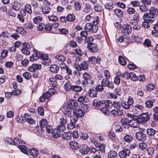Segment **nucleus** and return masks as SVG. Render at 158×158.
<instances>
[{
    "instance_id": "obj_1",
    "label": "nucleus",
    "mask_w": 158,
    "mask_h": 158,
    "mask_svg": "<svg viewBox=\"0 0 158 158\" xmlns=\"http://www.w3.org/2000/svg\"><path fill=\"white\" fill-rule=\"evenodd\" d=\"M115 109L111 111V114L115 116L121 115L123 114L122 110H120L121 104L118 101H115L113 102V107Z\"/></svg>"
},
{
    "instance_id": "obj_2",
    "label": "nucleus",
    "mask_w": 158,
    "mask_h": 158,
    "mask_svg": "<svg viewBox=\"0 0 158 158\" xmlns=\"http://www.w3.org/2000/svg\"><path fill=\"white\" fill-rule=\"evenodd\" d=\"M78 106V103L75 100H69L68 102V106L69 108H67L65 110V114H67L69 115V114L71 115V112L73 110H74L75 107Z\"/></svg>"
},
{
    "instance_id": "obj_3",
    "label": "nucleus",
    "mask_w": 158,
    "mask_h": 158,
    "mask_svg": "<svg viewBox=\"0 0 158 158\" xmlns=\"http://www.w3.org/2000/svg\"><path fill=\"white\" fill-rule=\"evenodd\" d=\"M56 92V90L52 89H49L48 92L44 93L40 97V102H44L45 99H48L50 98L51 96L54 94Z\"/></svg>"
},
{
    "instance_id": "obj_4",
    "label": "nucleus",
    "mask_w": 158,
    "mask_h": 158,
    "mask_svg": "<svg viewBox=\"0 0 158 158\" xmlns=\"http://www.w3.org/2000/svg\"><path fill=\"white\" fill-rule=\"evenodd\" d=\"M134 103L133 98L129 97L127 102H123L122 103V106L123 108L129 110L131 106H132Z\"/></svg>"
},
{
    "instance_id": "obj_5",
    "label": "nucleus",
    "mask_w": 158,
    "mask_h": 158,
    "mask_svg": "<svg viewBox=\"0 0 158 158\" xmlns=\"http://www.w3.org/2000/svg\"><path fill=\"white\" fill-rule=\"evenodd\" d=\"M132 28L131 25L128 24H124L121 27L122 33L124 35H127L131 33Z\"/></svg>"
},
{
    "instance_id": "obj_6",
    "label": "nucleus",
    "mask_w": 158,
    "mask_h": 158,
    "mask_svg": "<svg viewBox=\"0 0 158 158\" xmlns=\"http://www.w3.org/2000/svg\"><path fill=\"white\" fill-rule=\"evenodd\" d=\"M150 117L147 113H143L139 115L138 118L140 122L145 123L149 119Z\"/></svg>"
},
{
    "instance_id": "obj_7",
    "label": "nucleus",
    "mask_w": 158,
    "mask_h": 158,
    "mask_svg": "<svg viewBox=\"0 0 158 158\" xmlns=\"http://www.w3.org/2000/svg\"><path fill=\"white\" fill-rule=\"evenodd\" d=\"M143 18L145 20H146L149 23H152L155 20V16L148 13L144 14L143 16Z\"/></svg>"
},
{
    "instance_id": "obj_8",
    "label": "nucleus",
    "mask_w": 158,
    "mask_h": 158,
    "mask_svg": "<svg viewBox=\"0 0 158 158\" xmlns=\"http://www.w3.org/2000/svg\"><path fill=\"white\" fill-rule=\"evenodd\" d=\"M130 153V150L127 148H123L119 153V157L120 158H126L129 155Z\"/></svg>"
},
{
    "instance_id": "obj_9",
    "label": "nucleus",
    "mask_w": 158,
    "mask_h": 158,
    "mask_svg": "<svg viewBox=\"0 0 158 158\" xmlns=\"http://www.w3.org/2000/svg\"><path fill=\"white\" fill-rule=\"evenodd\" d=\"M41 57L42 60V63L43 64L48 65L50 64L51 60L46 54H41Z\"/></svg>"
},
{
    "instance_id": "obj_10",
    "label": "nucleus",
    "mask_w": 158,
    "mask_h": 158,
    "mask_svg": "<svg viewBox=\"0 0 158 158\" xmlns=\"http://www.w3.org/2000/svg\"><path fill=\"white\" fill-rule=\"evenodd\" d=\"M87 47L92 52H96L98 51L97 45L93 43H89Z\"/></svg>"
},
{
    "instance_id": "obj_11",
    "label": "nucleus",
    "mask_w": 158,
    "mask_h": 158,
    "mask_svg": "<svg viewBox=\"0 0 158 158\" xmlns=\"http://www.w3.org/2000/svg\"><path fill=\"white\" fill-rule=\"evenodd\" d=\"M136 138L139 141H143L146 139V135L141 132H137L135 135Z\"/></svg>"
},
{
    "instance_id": "obj_12",
    "label": "nucleus",
    "mask_w": 158,
    "mask_h": 158,
    "mask_svg": "<svg viewBox=\"0 0 158 158\" xmlns=\"http://www.w3.org/2000/svg\"><path fill=\"white\" fill-rule=\"evenodd\" d=\"M41 65L40 64H33L28 68V70L31 72H34L35 70L40 69Z\"/></svg>"
},
{
    "instance_id": "obj_13",
    "label": "nucleus",
    "mask_w": 158,
    "mask_h": 158,
    "mask_svg": "<svg viewBox=\"0 0 158 158\" xmlns=\"http://www.w3.org/2000/svg\"><path fill=\"white\" fill-rule=\"evenodd\" d=\"M101 58L95 57L94 56H90L88 58V61L90 63L95 64H99L101 61Z\"/></svg>"
},
{
    "instance_id": "obj_14",
    "label": "nucleus",
    "mask_w": 158,
    "mask_h": 158,
    "mask_svg": "<svg viewBox=\"0 0 158 158\" xmlns=\"http://www.w3.org/2000/svg\"><path fill=\"white\" fill-rule=\"evenodd\" d=\"M79 149L80 152L82 154H87L89 151L88 146L84 144L81 145Z\"/></svg>"
},
{
    "instance_id": "obj_15",
    "label": "nucleus",
    "mask_w": 158,
    "mask_h": 158,
    "mask_svg": "<svg viewBox=\"0 0 158 158\" xmlns=\"http://www.w3.org/2000/svg\"><path fill=\"white\" fill-rule=\"evenodd\" d=\"M73 112L75 115L78 117H82L85 114V112L84 111L79 109L73 110Z\"/></svg>"
},
{
    "instance_id": "obj_16",
    "label": "nucleus",
    "mask_w": 158,
    "mask_h": 158,
    "mask_svg": "<svg viewBox=\"0 0 158 158\" xmlns=\"http://www.w3.org/2000/svg\"><path fill=\"white\" fill-rule=\"evenodd\" d=\"M41 55L37 51H35V52L30 57L31 61H33L38 60L40 56L41 57Z\"/></svg>"
},
{
    "instance_id": "obj_17",
    "label": "nucleus",
    "mask_w": 158,
    "mask_h": 158,
    "mask_svg": "<svg viewBox=\"0 0 158 158\" xmlns=\"http://www.w3.org/2000/svg\"><path fill=\"white\" fill-rule=\"evenodd\" d=\"M24 9L29 14L31 15L32 14L33 11L31 5L27 3L24 6Z\"/></svg>"
},
{
    "instance_id": "obj_18",
    "label": "nucleus",
    "mask_w": 158,
    "mask_h": 158,
    "mask_svg": "<svg viewBox=\"0 0 158 158\" xmlns=\"http://www.w3.org/2000/svg\"><path fill=\"white\" fill-rule=\"evenodd\" d=\"M109 158H119V155L114 150H111L108 153Z\"/></svg>"
},
{
    "instance_id": "obj_19",
    "label": "nucleus",
    "mask_w": 158,
    "mask_h": 158,
    "mask_svg": "<svg viewBox=\"0 0 158 158\" xmlns=\"http://www.w3.org/2000/svg\"><path fill=\"white\" fill-rule=\"evenodd\" d=\"M70 147L73 149L76 150L79 148V144L76 142L71 141L69 143Z\"/></svg>"
},
{
    "instance_id": "obj_20",
    "label": "nucleus",
    "mask_w": 158,
    "mask_h": 158,
    "mask_svg": "<svg viewBox=\"0 0 158 158\" xmlns=\"http://www.w3.org/2000/svg\"><path fill=\"white\" fill-rule=\"evenodd\" d=\"M139 122H140L138 118L133 119L131 121V127L133 128L138 127L139 126Z\"/></svg>"
},
{
    "instance_id": "obj_21",
    "label": "nucleus",
    "mask_w": 158,
    "mask_h": 158,
    "mask_svg": "<svg viewBox=\"0 0 158 158\" xmlns=\"http://www.w3.org/2000/svg\"><path fill=\"white\" fill-rule=\"evenodd\" d=\"M121 122L123 127L125 128H128L129 127L128 120L127 118H123L121 120Z\"/></svg>"
},
{
    "instance_id": "obj_22",
    "label": "nucleus",
    "mask_w": 158,
    "mask_h": 158,
    "mask_svg": "<svg viewBox=\"0 0 158 158\" xmlns=\"http://www.w3.org/2000/svg\"><path fill=\"white\" fill-rule=\"evenodd\" d=\"M149 14L155 16L158 15V9L154 7H151L149 10Z\"/></svg>"
},
{
    "instance_id": "obj_23",
    "label": "nucleus",
    "mask_w": 158,
    "mask_h": 158,
    "mask_svg": "<svg viewBox=\"0 0 158 158\" xmlns=\"http://www.w3.org/2000/svg\"><path fill=\"white\" fill-rule=\"evenodd\" d=\"M11 9L15 10H18L20 8V4L18 2H15L11 6Z\"/></svg>"
},
{
    "instance_id": "obj_24",
    "label": "nucleus",
    "mask_w": 158,
    "mask_h": 158,
    "mask_svg": "<svg viewBox=\"0 0 158 158\" xmlns=\"http://www.w3.org/2000/svg\"><path fill=\"white\" fill-rule=\"evenodd\" d=\"M71 133L69 132H64L61 135V137L65 140H69L71 138Z\"/></svg>"
},
{
    "instance_id": "obj_25",
    "label": "nucleus",
    "mask_w": 158,
    "mask_h": 158,
    "mask_svg": "<svg viewBox=\"0 0 158 158\" xmlns=\"http://www.w3.org/2000/svg\"><path fill=\"white\" fill-rule=\"evenodd\" d=\"M57 62L58 64L63 62L65 60V57L62 55H57L55 56Z\"/></svg>"
},
{
    "instance_id": "obj_26",
    "label": "nucleus",
    "mask_w": 158,
    "mask_h": 158,
    "mask_svg": "<svg viewBox=\"0 0 158 158\" xmlns=\"http://www.w3.org/2000/svg\"><path fill=\"white\" fill-rule=\"evenodd\" d=\"M50 71L54 73H56L59 69V67L56 64L52 65L50 67Z\"/></svg>"
},
{
    "instance_id": "obj_27",
    "label": "nucleus",
    "mask_w": 158,
    "mask_h": 158,
    "mask_svg": "<svg viewBox=\"0 0 158 158\" xmlns=\"http://www.w3.org/2000/svg\"><path fill=\"white\" fill-rule=\"evenodd\" d=\"M42 11L45 14H48L50 13L51 11L50 8L47 6V5H45L42 8Z\"/></svg>"
},
{
    "instance_id": "obj_28",
    "label": "nucleus",
    "mask_w": 158,
    "mask_h": 158,
    "mask_svg": "<svg viewBox=\"0 0 158 158\" xmlns=\"http://www.w3.org/2000/svg\"><path fill=\"white\" fill-rule=\"evenodd\" d=\"M66 19L67 21L72 22L75 20V16L73 14H69L67 16Z\"/></svg>"
},
{
    "instance_id": "obj_29",
    "label": "nucleus",
    "mask_w": 158,
    "mask_h": 158,
    "mask_svg": "<svg viewBox=\"0 0 158 158\" xmlns=\"http://www.w3.org/2000/svg\"><path fill=\"white\" fill-rule=\"evenodd\" d=\"M114 12L116 15L118 17H122L123 15V11L118 9H114Z\"/></svg>"
},
{
    "instance_id": "obj_30",
    "label": "nucleus",
    "mask_w": 158,
    "mask_h": 158,
    "mask_svg": "<svg viewBox=\"0 0 158 158\" xmlns=\"http://www.w3.org/2000/svg\"><path fill=\"white\" fill-rule=\"evenodd\" d=\"M18 148L24 153L26 154L28 153V148L27 147L24 145H19L18 146Z\"/></svg>"
},
{
    "instance_id": "obj_31",
    "label": "nucleus",
    "mask_w": 158,
    "mask_h": 158,
    "mask_svg": "<svg viewBox=\"0 0 158 158\" xmlns=\"http://www.w3.org/2000/svg\"><path fill=\"white\" fill-rule=\"evenodd\" d=\"M73 85H71L69 81L67 82L64 85V88L67 91H69L70 90H72Z\"/></svg>"
},
{
    "instance_id": "obj_32",
    "label": "nucleus",
    "mask_w": 158,
    "mask_h": 158,
    "mask_svg": "<svg viewBox=\"0 0 158 158\" xmlns=\"http://www.w3.org/2000/svg\"><path fill=\"white\" fill-rule=\"evenodd\" d=\"M72 90L76 92H80L82 90V88L81 86L78 85H73Z\"/></svg>"
},
{
    "instance_id": "obj_33",
    "label": "nucleus",
    "mask_w": 158,
    "mask_h": 158,
    "mask_svg": "<svg viewBox=\"0 0 158 158\" xmlns=\"http://www.w3.org/2000/svg\"><path fill=\"white\" fill-rule=\"evenodd\" d=\"M58 130L55 129L53 130L52 132L53 136L54 138H58L61 136V135L60 134Z\"/></svg>"
},
{
    "instance_id": "obj_34",
    "label": "nucleus",
    "mask_w": 158,
    "mask_h": 158,
    "mask_svg": "<svg viewBox=\"0 0 158 158\" xmlns=\"http://www.w3.org/2000/svg\"><path fill=\"white\" fill-rule=\"evenodd\" d=\"M92 104L94 106L96 107H99L102 106L103 104L102 102L97 99L94 100Z\"/></svg>"
},
{
    "instance_id": "obj_35",
    "label": "nucleus",
    "mask_w": 158,
    "mask_h": 158,
    "mask_svg": "<svg viewBox=\"0 0 158 158\" xmlns=\"http://www.w3.org/2000/svg\"><path fill=\"white\" fill-rule=\"evenodd\" d=\"M28 152L31 155L33 156H37L38 153V152L37 150L34 148H32L29 150Z\"/></svg>"
},
{
    "instance_id": "obj_36",
    "label": "nucleus",
    "mask_w": 158,
    "mask_h": 158,
    "mask_svg": "<svg viewBox=\"0 0 158 158\" xmlns=\"http://www.w3.org/2000/svg\"><path fill=\"white\" fill-rule=\"evenodd\" d=\"M105 107L108 109L112 108L113 107V103L110 100H107L104 102Z\"/></svg>"
},
{
    "instance_id": "obj_37",
    "label": "nucleus",
    "mask_w": 158,
    "mask_h": 158,
    "mask_svg": "<svg viewBox=\"0 0 158 158\" xmlns=\"http://www.w3.org/2000/svg\"><path fill=\"white\" fill-rule=\"evenodd\" d=\"M94 9L97 12H101L103 10L102 6L99 4H97L94 6Z\"/></svg>"
},
{
    "instance_id": "obj_38",
    "label": "nucleus",
    "mask_w": 158,
    "mask_h": 158,
    "mask_svg": "<svg viewBox=\"0 0 158 158\" xmlns=\"http://www.w3.org/2000/svg\"><path fill=\"white\" fill-rule=\"evenodd\" d=\"M124 139L125 142L130 143L132 141L133 138L131 135H127L124 136Z\"/></svg>"
},
{
    "instance_id": "obj_39",
    "label": "nucleus",
    "mask_w": 158,
    "mask_h": 158,
    "mask_svg": "<svg viewBox=\"0 0 158 158\" xmlns=\"http://www.w3.org/2000/svg\"><path fill=\"white\" fill-rule=\"evenodd\" d=\"M156 132L155 130L152 128L148 129L147 130V134L150 136H154L156 133Z\"/></svg>"
},
{
    "instance_id": "obj_40",
    "label": "nucleus",
    "mask_w": 158,
    "mask_h": 158,
    "mask_svg": "<svg viewBox=\"0 0 158 158\" xmlns=\"http://www.w3.org/2000/svg\"><path fill=\"white\" fill-rule=\"evenodd\" d=\"M139 10L140 12L144 13L148 10V7L144 5L139 6Z\"/></svg>"
},
{
    "instance_id": "obj_41",
    "label": "nucleus",
    "mask_w": 158,
    "mask_h": 158,
    "mask_svg": "<svg viewBox=\"0 0 158 158\" xmlns=\"http://www.w3.org/2000/svg\"><path fill=\"white\" fill-rule=\"evenodd\" d=\"M118 60L119 63L122 65H125L126 64V61L124 58L121 56H119L118 57Z\"/></svg>"
},
{
    "instance_id": "obj_42",
    "label": "nucleus",
    "mask_w": 158,
    "mask_h": 158,
    "mask_svg": "<svg viewBox=\"0 0 158 158\" xmlns=\"http://www.w3.org/2000/svg\"><path fill=\"white\" fill-rule=\"evenodd\" d=\"M48 123L47 121L45 119H43L40 121V125L41 128L46 127Z\"/></svg>"
},
{
    "instance_id": "obj_43",
    "label": "nucleus",
    "mask_w": 158,
    "mask_h": 158,
    "mask_svg": "<svg viewBox=\"0 0 158 158\" xmlns=\"http://www.w3.org/2000/svg\"><path fill=\"white\" fill-rule=\"evenodd\" d=\"M56 81L53 78H50L49 81V83L50 86L55 87L56 85Z\"/></svg>"
},
{
    "instance_id": "obj_44",
    "label": "nucleus",
    "mask_w": 158,
    "mask_h": 158,
    "mask_svg": "<svg viewBox=\"0 0 158 158\" xmlns=\"http://www.w3.org/2000/svg\"><path fill=\"white\" fill-rule=\"evenodd\" d=\"M43 18L42 17L38 16L35 17L33 19L34 23L36 24H38L42 20Z\"/></svg>"
},
{
    "instance_id": "obj_45",
    "label": "nucleus",
    "mask_w": 158,
    "mask_h": 158,
    "mask_svg": "<svg viewBox=\"0 0 158 158\" xmlns=\"http://www.w3.org/2000/svg\"><path fill=\"white\" fill-rule=\"evenodd\" d=\"M154 100H148L145 103L146 107L148 108H151L153 105Z\"/></svg>"
},
{
    "instance_id": "obj_46",
    "label": "nucleus",
    "mask_w": 158,
    "mask_h": 158,
    "mask_svg": "<svg viewBox=\"0 0 158 158\" xmlns=\"http://www.w3.org/2000/svg\"><path fill=\"white\" fill-rule=\"evenodd\" d=\"M81 68V70H86L88 68V65L85 61H83L80 64Z\"/></svg>"
},
{
    "instance_id": "obj_47",
    "label": "nucleus",
    "mask_w": 158,
    "mask_h": 158,
    "mask_svg": "<svg viewBox=\"0 0 158 158\" xmlns=\"http://www.w3.org/2000/svg\"><path fill=\"white\" fill-rule=\"evenodd\" d=\"M5 141L8 144H15V143L13 140L9 137H6L5 139Z\"/></svg>"
},
{
    "instance_id": "obj_48",
    "label": "nucleus",
    "mask_w": 158,
    "mask_h": 158,
    "mask_svg": "<svg viewBox=\"0 0 158 158\" xmlns=\"http://www.w3.org/2000/svg\"><path fill=\"white\" fill-rule=\"evenodd\" d=\"M108 137L109 138L112 139L113 141L114 140H115L116 139L117 140V138L115 137V134L112 131H110L108 133Z\"/></svg>"
},
{
    "instance_id": "obj_49",
    "label": "nucleus",
    "mask_w": 158,
    "mask_h": 158,
    "mask_svg": "<svg viewBox=\"0 0 158 158\" xmlns=\"http://www.w3.org/2000/svg\"><path fill=\"white\" fill-rule=\"evenodd\" d=\"M83 77L84 80L90 81L91 78V76L90 75L87 73H85L83 74Z\"/></svg>"
},
{
    "instance_id": "obj_50",
    "label": "nucleus",
    "mask_w": 158,
    "mask_h": 158,
    "mask_svg": "<svg viewBox=\"0 0 158 158\" xmlns=\"http://www.w3.org/2000/svg\"><path fill=\"white\" fill-rule=\"evenodd\" d=\"M88 94H89V97H97V93L95 91L93 90V89H90L88 92Z\"/></svg>"
},
{
    "instance_id": "obj_51",
    "label": "nucleus",
    "mask_w": 158,
    "mask_h": 158,
    "mask_svg": "<svg viewBox=\"0 0 158 158\" xmlns=\"http://www.w3.org/2000/svg\"><path fill=\"white\" fill-rule=\"evenodd\" d=\"M120 76L119 75H117L114 77V82L117 85H118L120 82Z\"/></svg>"
},
{
    "instance_id": "obj_52",
    "label": "nucleus",
    "mask_w": 158,
    "mask_h": 158,
    "mask_svg": "<svg viewBox=\"0 0 158 158\" xmlns=\"http://www.w3.org/2000/svg\"><path fill=\"white\" fill-rule=\"evenodd\" d=\"M129 79H131L133 81H136L138 80V77L135 73H130Z\"/></svg>"
},
{
    "instance_id": "obj_53",
    "label": "nucleus",
    "mask_w": 158,
    "mask_h": 158,
    "mask_svg": "<svg viewBox=\"0 0 158 158\" xmlns=\"http://www.w3.org/2000/svg\"><path fill=\"white\" fill-rule=\"evenodd\" d=\"M130 74V73H128V72H125L123 73H120L119 74V76H120L121 77L126 79H129V78Z\"/></svg>"
},
{
    "instance_id": "obj_54",
    "label": "nucleus",
    "mask_w": 158,
    "mask_h": 158,
    "mask_svg": "<svg viewBox=\"0 0 158 158\" xmlns=\"http://www.w3.org/2000/svg\"><path fill=\"white\" fill-rule=\"evenodd\" d=\"M131 4L134 7H136L139 6L140 5V2L137 0L132 1L131 2Z\"/></svg>"
},
{
    "instance_id": "obj_55",
    "label": "nucleus",
    "mask_w": 158,
    "mask_h": 158,
    "mask_svg": "<svg viewBox=\"0 0 158 158\" xmlns=\"http://www.w3.org/2000/svg\"><path fill=\"white\" fill-rule=\"evenodd\" d=\"M101 111L105 115H108L109 114L110 111L108 110V108L105 107H103L101 109Z\"/></svg>"
},
{
    "instance_id": "obj_56",
    "label": "nucleus",
    "mask_w": 158,
    "mask_h": 158,
    "mask_svg": "<svg viewBox=\"0 0 158 158\" xmlns=\"http://www.w3.org/2000/svg\"><path fill=\"white\" fill-rule=\"evenodd\" d=\"M92 25L90 23H87L84 27L85 30L87 31H89L91 30Z\"/></svg>"
},
{
    "instance_id": "obj_57",
    "label": "nucleus",
    "mask_w": 158,
    "mask_h": 158,
    "mask_svg": "<svg viewBox=\"0 0 158 158\" xmlns=\"http://www.w3.org/2000/svg\"><path fill=\"white\" fill-rule=\"evenodd\" d=\"M129 112L131 114H138L137 110H136V107L135 106H131L129 109Z\"/></svg>"
},
{
    "instance_id": "obj_58",
    "label": "nucleus",
    "mask_w": 158,
    "mask_h": 158,
    "mask_svg": "<svg viewBox=\"0 0 158 158\" xmlns=\"http://www.w3.org/2000/svg\"><path fill=\"white\" fill-rule=\"evenodd\" d=\"M155 88V85L152 84H149L145 87L146 89L148 91L152 90Z\"/></svg>"
},
{
    "instance_id": "obj_59",
    "label": "nucleus",
    "mask_w": 158,
    "mask_h": 158,
    "mask_svg": "<svg viewBox=\"0 0 158 158\" xmlns=\"http://www.w3.org/2000/svg\"><path fill=\"white\" fill-rule=\"evenodd\" d=\"M113 3L112 2L106 3L105 5L106 9L110 10L113 8Z\"/></svg>"
},
{
    "instance_id": "obj_60",
    "label": "nucleus",
    "mask_w": 158,
    "mask_h": 158,
    "mask_svg": "<svg viewBox=\"0 0 158 158\" xmlns=\"http://www.w3.org/2000/svg\"><path fill=\"white\" fill-rule=\"evenodd\" d=\"M23 76L26 80L30 79L31 77V74L30 73L27 72L24 73L23 74Z\"/></svg>"
},
{
    "instance_id": "obj_61",
    "label": "nucleus",
    "mask_w": 158,
    "mask_h": 158,
    "mask_svg": "<svg viewBox=\"0 0 158 158\" xmlns=\"http://www.w3.org/2000/svg\"><path fill=\"white\" fill-rule=\"evenodd\" d=\"M132 17L133 20L136 22L139 21L140 19L139 14L137 13L134 14Z\"/></svg>"
},
{
    "instance_id": "obj_62",
    "label": "nucleus",
    "mask_w": 158,
    "mask_h": 158,
    "mask_svg": "<svg viewBox=\"0 0 158 158\" xmlns=\"http://www.w3.org/2000/svg\"><path fill=\"white\" fill-rule=\"evenodd\" d=\"M16 31L18 33L23 34L26 32V31L21 27H18L16 29Z\"/></svg>"
},
{
    "instance_id": "obj_63",
    "label": "nucleus",
    "mask_w": 158,
    "mask_h": 158,
    "mask_svg": "<svg viewBox=\"0 0 158 158\" xmlns=\"http://www.w3.org/2000/svg\"><path fill=\"white\" fill-rule=\"evenodd\" d=\"M135 10L134 8L132 7H128L127 10V12L128 14L133 15L134 14Z\"/></svg>"
},
{
    "instance_id": "obj_64",
    "label": "nucleus",
    "mask_w": 158,
    "mask_h": 158,
    "mask_svg": "<svg viewBox=\"0 0 158 158\" xmlns=\"http://www.w3.org/2000/svg\"><path fill=\"white\" fill-rule=\"evenodd\" d=\"M91 8V6L89 4H85L84 11L86 13L89 12L90 11Z\"/></svg>"
}]
</instances>
